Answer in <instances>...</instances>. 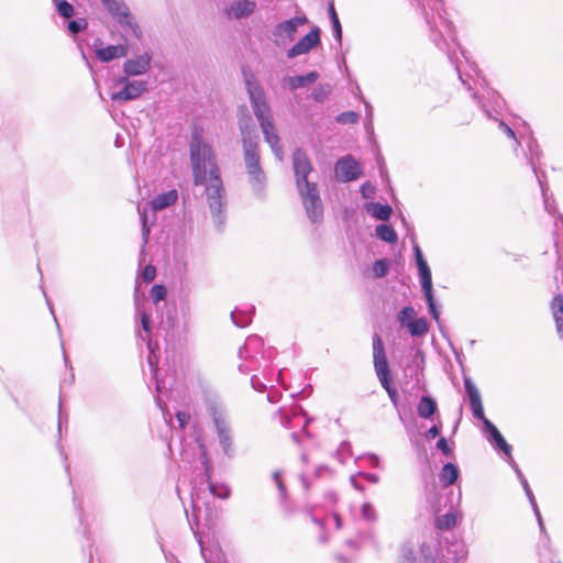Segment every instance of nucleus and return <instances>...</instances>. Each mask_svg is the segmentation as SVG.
Returning a JSON list of instances; mask_svg holds the SVG:
<instances>
[{"mask_svg":"<svg viewBox=\"0 0 563 563\" xmlns=\"http://www.w3.org/2000/svg\"><path fill=\"white\" fill-rule=\"evenodd\" d=\"M189 155L196 186H205L211 216L218 229L225 222L224 188L212 147L205 142L201 131L195 129L190 136Z\"/></svg>","mask_w":563,"mask_h":563,"instance_id":"obj_1","label":"nucleus"},{"mask_svg":"<svg viewBox=\"0 0 563 563\" xmlns=\"http://www.w3.org/2000/svg\"><path fill=\"white\" fill-rule=\"evenodd\" d=\"M373 363L377 378L382 387L388 394L393 406L398 410L399 394L393 384V377L389 368V363L386 356L385 345L379 334L373 335Z\"/></svg>","mask_w":563,"mask_h":563,"instance_id":"obj_2","label":"nucleus"},{"mask_svg":"<svg viewBox=\"0 0 563 563\" xmlns=\"http://www.w3.org/2000/svg\"><path fill=\"white\" fill-rule=\"evenodd\" d=\"M413 254L416 260V265L418 269V275L420 279L421 289L424 295V299L427 302V307L431 317L435 320V322H440V310L434 299L433 295V284H432V274L431 269L422 254L420 246L415 242L413 243Z\"/></svg>","mask_w":563,"mask_h":563,"instance_id":"obj_3","label":"nucleus"},{"mask_svg":"<svg viewBox=\"0 0 563 563\" xmlns=\"http://www.w3.org/2000/svg\"><path fill=\"white\" fill-rule=\"evenodd\" d=\"M243 158L253 196L263 201L266 199L267 177L261 166L258 151H244Z\"/></svg>","mask_w":563,"mask_h":563,"instance_id":"obj_4","label":"nucleus"},{"mask_svg":"<svg viewBox=\"0 0 563 563\" xmlns=\"http://www.w3.org/2000/svg\"><path fill=\"white\" fill-rule=\"evenodd\" d=\"M207 409L212 418L219 444L223 451V454L229 459L234 457L235 449L224 408L217 402H210Z\"/></svg>","mask_w":563,"mask_h":563,"instance_id":"obj_5","label":"nucleus"},{"mask_svg":"<svg viewBox=\"0 0 563 563\" xmlns=\"http://www.w3.org/2000/svg\"><path fill=\"white\" fill-rule=\"evenodd\" d=\"M244 82L249 93L253 112L258 123L272 120L271 107L267 103L265 91L253 76L244 74Z\"/></svg>","mask_w":563,"mask_h":563,"instance_id":"obj_6","label":"nucleus"},{"mask_svg":"<svg viewBox=\"0 0 563 563\" xmlns=\"http://www.w3.org/2000/svg\"><path fill=\"white\" fill-rule=\"evenodd\" d=\"M308 219L312 223H320L323 219V206L317 183H307L297 187Z\"/></svg>","mask_w":563,"mask_h":563,"instance_id":"obj_7","label":"nucleus"},{"mask_svg":"<svg viewBox=\"0 0 563 563\" xmlns=\"http://www.w3.org/2000/svg\"><path fill=\"white\" fill-rule=\"evenodd\" d=\"M238 124L242 137V147L244 151L258 150V136L254 120L246 106L239 107Z\"/></svg>","mask_w":563,"mask_h":563,"instance_id":"obj_8","label":"nucleus"},{"mask_svg":"<svg viewBox=\"0 0 563 563\" xmlns=\"http://www.w3.org/2000/svg\"><path fill=\"white\" fill-rule=\"evenodd\" d=\"M306 15H297L275 25L272 31L274 43L284 46L295 38L298 27L307 22Z\"/></svg>","mask_w":563,"mask_h":563,"instance_id":"obj_9","label":"nucleus"},{"mask_svg":"<svg viewBox=\"0 0 563 563\" xmlns=\"http://www.w3.org/2000/svg\"><path fill=\"white\" fill-rule=\"evenodd\" d=\"M334 174L338 181L350 183L361 177L362 169L354 157L349 154L335 162Z\"/></svg>","mask_w":563,"mask_h":563,"instance_id":"obj_10","label":"nucleus"},{"mask_svg":"<svg viewBox=\"0 0 563 563\" xmlns=\"http://www.w3.org/2000/svg\"><path fill=\"white\" fill-rule=\"evenodd\" d=\"M201 450V464L203 467L205 478L208 484L209 492L212 496L220 499H228L231 495V490L227 484L212 482V466L208 457L207 449L203 444L200 445Z\"/></svg>","mask_w":563,"mask_h":563,"instance_id":"obj_11","label":"nucleus"},{"mask_svg":"<svg viewBox=\"0 0 563 563\" xmlns=\"http://www.w3.org/2000/svg\"><path fill=\"white\" fill-rule=\"evenodd\" d=\"M320 34L321 31L318 26L312 27L286 52L287 58L292 59L299 55L309 53L312 48L320 44Z\"/></svg>","mask_w":563,"mask_h":563,"instance_id":"obj_12","label":"nucleus"},{"mask_svg":"<svg viewBox=\"0 0 563 563\" xmlns=\"http://www.w3.org/2000/svg\"><path fill=\"white\" fill-rule=\"evenodd\" d=\"M292 166L297 187H300L302 184L310 183L308 177L312 173L313 167L307 153L302 148H296L294 151Z\"/></svg>","mask_w":563,"mask_h":563,"instance_id":"obj_13","label":"nucleus"},{"mask_svg":"<svg viewBox=\"0 0 563 563\" xmlns=\"http://www.w3.org/2000/svg\"><path fill=\"white\" fill-rule=\"evenodd\" d=\"M148 88L146 80H133L129 82L126 87H122L110 95V98L114 102H128L140 98Z\"/></svg>","mask_w":563,"mask_h":563,"instance_id":"obj_14","label":"nucleus"},{"mask_svg":"<svg viewBox=\"0 0 563 563\" xmlns=\"http://www.w3.org/2000/svg\"><path fill=\"white\" fill-rule=\"evenodd\" d=\"M464 388L468 398L473 417L477 420H481L483 422V427L485 428V421L490 420L485 417L481 394L475 383L470 377H464Z\"/></svg>","mask_w":563,"mask_h":563,"instance_id":"obj_15","label":"nucleus"},{"mask_svg":"<svg viewBox=\"0 0 563 563\" xmlns=\"http://www.w3.org/2000/svg\"><path fill=\"white\" fill-rule=\"evenodd\" d=\"M153 56L150 52H144L134 58L126 59L122 65V71L125 75H132L139 77L145 75L152 66Z\"/></svg>","mask_w":563,"mask_h":563,"instance_id":"obj_16","label":"nucleus"},{"mask_svg":"<svg viewBox=\"0 0 563 563\" xmlns=\"http://www.w3.org/2000/svg\"><path fill=\"white\" fill-rule=\"evenodd\" d=\"M484 432L487 434L488 441L494 448L504 453L509 459V463L512 464V462H515L511 456L512 448L497 427L492 421H485Z\"/></svg>","mask_w":563,"mask_h":563,"instance_id":"obj_17","label":"nucleus"},{"mask_svg":"<svg viewBox=\"0 0 563 563\" xmlns=\"http://www.w3.org/2000/svg\"><path fill=\"white\" fill-rule=\"evenodd\" d=\"M261 130L264 135L265 142L269 145L272 148V152L276 156L277 159L283 158V147L280 145V139L275 130V125L272 120L264 121L260 123Z\"/></svg>","mask_w":563,"mask_h":563,"instance_id":"obj_18","label":"nucleus"},{"mask_svg":"<svg viewBox=\"0 0 563 563\" xmlns=\"http://www.w3.org/2000/svg\"><path fill=\"white\" fill-rule=\"evenodd\" d=\"M97 58L102 63L112 62L115 58L124 57L128 55V47L125 45H108L96 51Z\"/></svg>","mask_w":563,"mask_h":563,"instance_id":"obj_19","label":"nucleus"},{"mask_svg":"<svg viewBox=\"0 0 563 563\" xmlns=\"http://www.w3.org/2000/svg\"><path fill=\"white\" fill-rule=\"evenodd\" d=\"M118 24L123 29L124 32L132 34L134 37L140 40L142 37V30L130 10L123 11L115 20Z\"/></svg>","mask_w":563,"mask_h":563,"instance_id":"obj_20","label":"nucleus"},{"mask_svg":"<svg viewBox=\"0 0 563 563\" xmlns=\"http://www.w3.org/2000/svg\"><path fill=\"white\" fill-rule=\"evenodd\" d=\"M256 9V3L252 0H236L230 4L229 13L234 19L250 16Z\"/></svg>","mask_w":563,"mask_h":563,"instance_id":"obj_21","label":"nucleus"},{"mask_svg":"<svg viewBox=\"0 0 563 563\" xmlns=\"http://www.w3.org/2000/svg\"><path fill=\"white\" fill-rule=\"evenodd\" d=\"M178 199V192L176 189L168 190L163 194H158L151 200V208L153 211H161L167 207L176 203Z\"/></svg>","mask_w":563,"mask_h":563,"instance_id":"obj_22","label":"nucleus"},{"mask_svg":"<svg viewBox=\"0 0 563 563\" xmlns=\"http://www.w3.org/2000/svg\"><path fill=\"white\" fill-rule=\"evenodd\" d=\"M438 412V404L430 395H422L417 405V413L422 419H431Z\"/></svg>","mask_w":563,"mask_h":563,"instance_id":"obj_23","label":"nucleus"},{"mask_svg":"<svg viewBox=\"0 0 563 563\" xmlns=\"http://www.w3.org/2000/svg\"><path fill=\"white\" fill-rule=\"evenodd\" d=\"M527 150H528V152L525 153V156L527 158L528 165L531 167L533 174L536 175L539 183L541 184V180L538 177L536 164L539 162V159L542 155V151L538 144V141L534 137H532V136L529 137V141L527 143Z\"/></svg>","mask_w":563,"mask_h":563,"instance_id":"obj_24","label":"nucleus"},{"mask_svg":"<svg viewBox=\"0 0 563 563\" xmlns=\"http://www.w3.org/2000/svg\"><path fill=\"white\" fill-rule=\"evenodd\" d=\"M460 476V470L456 464L446 462L439 474V478L443 487H449L455 484Z\"/></svg>","mask_w":563,"mask_h":563,"instance_id":"obj_25","label":"nucleus"},{"mask_svg":"<svg viewBox=\"0 0 563 563\" xmlns=\"http://www.w3.org/2000/svg\"><path fill=\"white\" fill-rule=\"evenodd\" d=\"M552 314L560 338H563V296L558 294L551 301Z\"/></svg>","mask_w":563,"mask_h":563,"instance_id":"obj_26","label":"nucleus"},{"mask_svg":"<svg viewBox=\"0 0 563 563\" xmlns=\"http://www.w3.org/2000/svg\"><path fill=\"white\" fill-rule=\"evenodd\" d=\"M328 14L332 27L333 37L339 47L342 46V25L334 8L333 1L328 4Z\"/></svg>","mask_w":563,"mask_h":563,"instance_id":"obj_27","label":"nucleus"},{"mask_svg":"<svg viewBox=\"0 0 563 563\" xmlns=\"http://www.w3.org/2000/svg\"><path fill=\"white\" fill-rule=\"evenodd\" d=\"M367 211L377 220L388 221L393 214V208L388 203L371 202Z\"/></svg>","mask_w":563,"mask_h":563,"instance_id":"obj_28","label":"nucleus"},{"mask_svg":"<svg viewBox=\"0 0 563 563\" xmlns=\"http://www.w3.org/2000/svg\"><path fill=\"white\" fill-rule=\"evenodd\" d=\"M318 78L319 74L316 70L309 71L305 75L288 77L289 87L290 89L296 90L316 82Z\"/></svg>","mask_w":563,"mask_h":563,"instance_id":"obj_29","label":"nucleus"},{"mask_svg":"<svg viewBox=\"0 0 563 563\" xmlns=\"http://www.w3.org/2000/svg\"><path fill=\"white\" fill-rule=\"evenodd\" d=\"M255 312V307L250 306L246 310L235 308L231 312L232 322L239 328H245L252 321V314Z\"/></svg>","mask_w":563,"mask_h":563,"instance_id":"obj_30","label":"nucleus"},{"mask_svg":"<svg viewBox=\"0 0 563 563\" xmlns=\"http://www.w3.org/2000/svg\"><path fill=\"white\" fill-rule=\"evenodd\" d=\"M375 235L378 240L387 243H396L398 240L396 230L390 224L386 223L376 225Z\"/></svg>","mask_w":563,"mask_h":563,"instance_id":"obj_31","label":"nucleus"},{"mask_svg":"<svg viewBox=\"0 0 563 563\" xmlns=\"http://www.w3.org/2000/svg\"><path fill=\"white\" fill-rule=\"evenodd\" d=\"M408 332L413 338L423 336L429 331V323L426 318H416L408 327Z\"/></svg>","mask_w":563,"mask_h":563,"instance_id":"obj_32","label":"nucleus"},{"mask_svg":"<svg viewBox=\"0 0 563 563\" xmlns=\"http://www.w3.org/2000/svg\"><path fill=\"white\" fill-rule=\"evenodd\" d=\"M104 8L109 11L111 16L117 20L123 11H126L129 8L123 2V0H100Z\"/></svg>","mask_w":563,"mask_h":563,"instance_id":"obj_33","label":"nucleus"},{"mask_svg":"<svg viewBox=\"0 0 563 563\" xmlns=\"http://www.w3.org/2000/svg\"><path fill=\"white\" fill-rule=\"evenodd\" d=\"M416 319V310L412 306H405L397 314V321L402 328H407Z\"/></svg>","mask_w":563,"mask_h":563,"instance_id":"obj_34","label":"nucleus"},{"mask_svg":"<svg viewBox=\"0 0 563 563\" xmlns=\"http://www.w3.org/2000/svg\"><path fill=\"white\" fill-rule=\"evenodd\" d=\"M390 269V261L386 257L376 260L373 263V275L375 278L385 277Z\"/></svg>","mask_w":563,"mask_h":563,"instance_id":"obj_35","label":"nucleus"},{"mask_svg":"<svg viewBox=\"0 0 563 563\" xmlns=\"http://www.w3.org/2000/svg\"><path fill=\"white\" fill-rule=\"evenodd\" d=\"M56 5L57 13L65 19H69L74 15V7L67 0H53Z\"/></svg>","mask_w":563,"mask_h":563,"instance_id":"obj_36","label":"nucleus"},{"mask_svg":"<svg viewBox=\"0 0 563 563\" xmlns=\"http://www.w3.org/2000/svg\"><path fill=\"white\" fill-rule=\"evenodd\" d=\"M88 27V21L85 18H77L69 20L67 23V30L70 34L76 35Z\"/></svg>","mask_w":563,"mask_h":563,"instance_id":"obj_37","label":"nucleus"},{"mask_svg":"<svg viewBox=\"0 0 563 563\" xmlns=\"http://www.w3.org/2000/svg\"><path fill=\"white\" fill-rule=\"evenodd\" d=\"M361 516H362L363 520H365L367 522H376L377 514H376V510H375L373 504H371L369 501L364 503L361 506Z\"/></svg>","mask_w":563,"mask_h":563,"instance_id":"obj_38","label":"nucleus"},{"mask_svg":"<svg viewBox=\"0 0 563 563\" xmlns=\"http://www.w3.org/2000/svg\"><path fill=\"white\" fill-rule=\"evenodd\" d=\"M340 124H355L360 120V114L355 111L341 112L335 118Z\"/></svg>","mask_w":563,"mask_h":563,"instance_id":"obj_39","label":"nucleus"},{"mask_svg":"<svg viewBox=\"0 0 563 563\" xmlns=\"http://www.w3.org/2000/svg\"><path fill=\"white\" fill-rule=\"evenodd\" d=\"M518 479L520 481V484H521V487L523 488L525 493H526V496L528 499H532V490L529 486V483L527 481V478L525 477V475L522 474V472L520 471L519 466L516 464V462H512L511 464Z\"/></svg>","mask_w":563,"mask_h":563,"instance_id":"obj_40","label":"nucleus"},{"mask_svg":"<svg viewBox=\"0 0 563 563\" xmlns=\"http://www.w3.org/2000/svg\"><path fill=\"white\" fill-rule=\"evenodd\" d=\"M167 295V290L165 286L161 284H155L151 288V298L154 303L159 302L161 300H164Z\"/></svg>","mask_w":563,"mask_h":563,"instance_id":"obj_41","label":"nucleus"},{"mask_svg":"<svg viewBox=\"0 0 563 563\" xmlns=\"http://www.w3.org/2000/svg\"><path fill=\"white\" fill-rule=\"evenodd\" d=\"M456 525V517L452 512H448L438 519V528L451 529Z\"/></svg>","mask_w":563,"mask_h":563,"instance_id":"obj_42","label":"nucleus"},{"mask_svg":"<svg viewBox=\"0 0 563 563\" xmlns=\"http://www.w3.org/2000/svg\"><path fill=\"white\" fill-rule=\"evenodd\" d=\"M156 276V268L153 265H146L141 273L142 280L146 284L152 283Z\"/></svg>","mask_w":563,"mask_h":563,"instance_id":"obj_43","label":"nucleus"},{"mask_svg":"<svg viewBox=\"0 0 563 563\" xmlns=\"http://www.w3.org/2000/svg\"><path fill=\"white\" fill-rule=\"evenodd\" d=\"M437 449L445 456H451L453 454L452 448L449 445L448 440L444 437H441L435 444Z\"/></svg>","mask_w":563,"mask_h":563,"instance_id":"obj_44","label":"nucleus"},{"mask_svg":"<svg viewBox=\"0 0 563 563\" xmlns=\"http://www.w3.org/2000/svg\"><path fill=\"white\" fill-rule=\"evenodd\" d=\"M140 321L142 329L145 333H151L152 331V319L151 314L146 311H140Z\"/></svg>","mask_w":563,"mask_h":563,"instance_id":"obj_45","label":"nucleus"},{"mask_svg":"<svg viewBox=\"0 0 563 563\" xmlns=\"http://www.w3.org/2000/svg\"><path fill=\"white\" fill-rule=\"evenodd\" d=\"M472 97L477 102V104L481 107V109L484 111L488 119L496 120V118L492 113V110L487 108V106L483 102L482 98L476 92H473Z\"/></svg>","mask_w":563,"mask_h":563,"instance_id":"obj_46","label":"nucleus"},{"mask_svg":"<svg viewBox=\"0 0 563 563\" xmlns=\"http://www.w3.org/2000/svg\"><path fill=\"white\" fill-rule=\"evenodd\" d=\"M498 126L508 137L514 139L517 145L520 144L516 139L515 131L506 122L499 121Z\"/></svg>","mask_w":563,"mask_h":563,"instance_id":"obj_47","label":"nucleus"},{"mask_svg":"<svg viewBox=\"0 0 563 563\" xmlns=\"http://www.w3.org/2000/svg\"><path fill=\"white\" fill-rule=\"evenodd\" d=\"M329 93V89L324 87H318L312 92V98L314 101L321 102L325 99L327 95Z\"/></svg>","mask_w":563,"mask_h":563,"instance_id":"obj_48","label":"nucleus"},{"mask_svg":"<svg viewBox=\"0 0 563 563\" xmlns=\"http://www.w3.org/2000/svg\"><path fill=\"white\" fill-rule=\"evenodd\" d=\"M148 365H150L151 372L153 373L154 378L156 380V390L157 391H162L163 383H161L158 380V378H157V371H158V368H157V365L154 363L152 356H148Z\"/></svg>","mask_w":563,"mask_h":563,"instance_id":"obj_49","label":"nucleus"},{"mask_svg":"<svg viewBox=\"0 0 563 563\" xmlns=\"http://www.w3.org/2000/svg\"><path fill=\"white\" fill-rule=\"evenodd\" d=\"M489 95L492 96L494 110L496 111L497 109H501L505 103L503 97L495 90H492Z\"/></svg>","mask_w":563,"mask_h":563,"instance_id":"obj_50","label":"nucleus"},{"mask_svg":"<svg viewBox=\"0 0 563 563\" xmlns=\"http://www.w3.org/2000/svg\"><path fill=\"white\" fill-rule=\"evenodd\" d=\"M176 419L179 423V427L181 429H185L190 421V415L185 411H178L176 413Z\"/></svg>","mask_w":563,"mask_h":563,"instance_id":"obj_51","label":"nucleus"},{"mask_svg":"<svg viewBox=\"0 0 563 563\" xmlns=\"http://www.w3.org/2000/svg\"><path fill=\"white\" fill-rule=\"evenodd\" d=\"M131 77H133L132 75H125L123 73L122 76H119L115 80H114V85L117 87H126L129 85V82H133L134 79H131Z\"/></svg>","mask_w":563,"mask_h":563,"instance_id":"obj_52","label":"nucleus"},{"mask_svg":"<svg viewBox=\"0 0 563 563\" xmlns=\"http://www.w3.org/2000/svg\"><path fill=\"white\" fill-rule=\"evenodd\" d=\"M146 219H147L146 213L143 212L141 214V221H142V238H143L144 243H147L148 235H150V228L146 224Z\"/></svg>","mask_w":563,"mask_h":563,"instance_id":"obj_53","label":"nucleus"},{"mask_svg":"<svg viewBox=\"0 0 563 563\" xmlns=\"http://www.w3.org/2000/svg\"><path fill=\"white\" fill-rule=\"evenodd\" d=\"M251 385L257 391H264L266 389V385L256 375L251 377Z\"/></svg>","mask_w":563,"mask_h":563,"instance_id":"obj_54","label":"nucleus"},{"mask_svg":"<svg viewBox=\"0 0 563 563\" xmlns=\"http://www.w3.org/2000/svg\"><path fill=\"white\" fill-rule=\"evenodd\" d=\"M441 433V424H433L426 432L427 439H434Z\"/></svg>","mask_w":563,"mask_h":563,"instance_id":"obj_55","label":"nucleus"},{"mask_svg":"<svg viewBox=\"0 0 563 563\" xmlns=\"http://www.w3.org/2000/svg\"><path fill=\"white\" fill-rule=\"evenodd\" d=\"M361 194L367 199L374 194V187L367 181L361 186Z\"/></svg>","mask_w":563,"mask_h":563,"instance_id":"obj_56","label":"nucleus"},{"mask_svg":"<svg viewBox=\"0 0 563 563\" xmlns=\"http://www.w3.org/2000/svg\"><path fill=\"white\" fill-rule=\"evenodd\" d=\"M360 476H362L365 481L377 484L379 482V476L375 473H366V472H360Z\"/></svg>","mask_w":563,"mask_h":563,"instance_id":"obj_57","label":"nucleus"},{"mask_svg":"<svg viewBox=\"0 0 563 563\" xmlns=\"http://www.w3.org/2000/svg\"><path fill=\"white\" fill-rule=\"evenodd\" d=\"M339 452L341 454H347V455H351V443L347 442V441H343L341 442L340 444V449H339Z\"/></svg>","mask_w":563,"mask_h":563,"instance_id":"obj_58","label":"nucleus"},{"mask_svg":"<svg viewBox=\"0 0 563 563\" xmlns=\"http://www.w3.org/2000/svg\"><path fill=\"white\" fill-rule=\"evenodd\" d=\"M191 504H192V512H194V515H196V512L200 510V506H199V497L195 493H191Z\"/></svg>","mask_w":563,"mask_h":563,"instance_id":"obj_59","label":"nucleus"},{"mask_svg":"<svg viewBox=\"0 0 563 563\" xmlns=\"http://www.w3.org/2000/svg\"><path fill=\"white\" fill-rule=\"evenodd\" d=\"M367 460L369 461V463H371V465L373 467H378L379 466V457L375 453H368L367 454Z\"/></svg>","mask_w":563,"mask_h":563,"instance_id":"obj_60","label":"nucleus"},{"mask_svg":"<svg viewBox=\"0 0 563 563\" xmlns=\"http://www.w3.org/2000/svg\"><path fill=\"white\" fill-rule=\"evenodd\" d=\"M276 486H277V489H278V492H279L280 499H282V500H283V499H285V498H286V495H287V489H286L285 484H284L283 482H278V483L276 484Z\"/></svg>","mask_w":563,"mask_h":563,"instance_id":"obj_61","label":"nucleus"},{"mask_svg":"<svg viewBox=\"0 0 563 563\" xmlns=\"http://www.w3.org/2000/svg\"><path fill=\"white\" fill-rule=\"evenodd\" d=\"M401 563H415V556L412 554V552H408L405 556H404V560ZM428 563H434L433 561H429L428 560Z\"/></svg>","mask_w":563,"mask_h":563,"instance_id":"obj_62","label":"nucleus"},{"mask_svg":"<svg viewBox=\"0 0 563 563\" xmlns=\"http://www.w3.org/2000/svg\"><path fill=\"white\" fill-rule=\"evenodd\" d=\"M351 484L358 492H364L365 489V487L355 479L354 475L351 476Z\"/></svg>","mask_w":563,"mask_h":563,"instance_id":"obj_63","label":"nucleus"},{"mask_svg":"<svg viewBox=\"0 0 563 563\" xmlns=\"http://www.w3.org/2000/svg\"><path fill=\"white\" fill-rule=\"evenodd\" d=\"M529 503H530V505L532 507V510H533L534 515L536 516L541 515L534 495H532V499H529Z\"/></svg>","mask_w":563,"mask_h":563,"instance_id":"obj_64","label":"nucleus"}]
</instances>
